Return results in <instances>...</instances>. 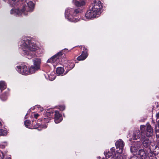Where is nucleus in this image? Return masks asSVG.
Here are the masks:
<instances>
[{
  "mask_svg": "<svg viewBox=\"0 0 159 159\" xmlns=\"http://www.w3.org/2000/svg\"><path fill=\"white\" fill-rule=\"evenodd\" d=\"M115 148L114 147H113V148H111V152H108V153H107L106 154V153L105 152H104V154L105 155L107 154L109 152H110V153H111L112 155V156H114L115 153Z\"/></svg>",
  "mask_w": 159,
  "mask_h": 159,
  "instance_id": "b1692460",
  "label": "nucleus"
},
{
  "mask_svg": "<svg viewBox=\"0 0 159 159\" xmlns=\"http://www.w3.org/2000/svg\"><path fill=\"white\" fill-rule=\"evenodd\" d=\"M30 124V120H26L24 122V124L25 125V126L27 127H28Z\"/></svg>",
  "mask_w": 159,
  "mask_h": 159,
  "instance_id": "393cba45",
  "label": "nucleus"
},
{
  "mask_svg": "<svg viewBox=\"0 0 159 159\" xmlns=\"http://www.w3.org/2000/svg\"><path fill=\"white\" fill-rule=\"evenodd\" d=\"M55 78V76L54 75L52 78H51V80H54Z\"/></svg>",
  "mask_w": 159,
  "mask_h": 159,
  "instance_id": "473e14b6",
  "label": "nucleus"
},
{
  "mask_svg": "<svg viewBox=\"0 0 159 159\" xmlns=\"http://www.w3.org/2000/svg\"><path fill=\"white\" fill-rule=\"evenodd\" d=\"M98 15L96 13L93 11V10L91 8L88 10L85 14V16L86 18L88 19L96 17H97L98 16Z\"/></svg>",
  "mask_w": 159,
  "mask_h": 159,
  "instance_id": "9d476101",
  "label": "nucleus"
},
{
  "mask_svg": "<svg viewBox=\"0 0 159 159\" xmlns=\"http://www.w3.org/2000/svg\"><path fill=\"white\" fill-rule=\"evenodd\" d=\"M50 117H46L44 118H42L40 120L44 121L45 123H48L49 122V120H50Z\"/></svg>",
  "mask_w": 159,
  "mask_h": 159,
  "instance_id": "5701e85b",
  "label": "nucleus"
},
{
  "mask_svg": "<svg viewBox=\"0 0 159 159\" xmlns=\"http://www.w3.org/2000/svg\"><path fill=\"white\" fill-rule=\"evenodd\" d=\"M102 7V5L101 1L97 0L94 2L91 9L98 15L100 14V11Z\"/></svg>",
  "mask_w": 159,
  "mask_h": 159,
  "instance_id": "39448f33",
  "label": "nucleus"
},
{
  "mask_svg": "<svg viewBox=\"0 0 159 159\" xmlns=\"http://www.w3.org/2000/svg\"><path fill=\"white\" fill-rule=\"evenodd\" d=\"M137 157L134 156L131 157L130 159H137Z\"/></svg>",
  "mask_w": 159,
  "mask_h": 159,
  "instance_id": "2f4dec72",
  "label": "nucleus"
},
{
  "mask_svg": "<svg viewBox=\"0 0 159 159\" xmlns=\"http://www.w3.org/2000/svg\"><path fill=\"white\" fill-rule=\"evenodd\" d=\"M7 159H11V158L10 157H8L7 158Z\"/></svg>",
  "mask_w": 159,
  "mask_h": 159,
  "instance_id": "e433bc0d",
  "label": "nucleus"
},
{
  "mask_svg": "<svg viewBox=\"0 0 159 159\" xmlns=\"http://www.w3.org/2000/svg\"><path fill=\"white\" fill-rule=\"evenodd\" d=\"M144 126L145 129V126ZM145 136H146L149 137L153 135V129L150 125L149 124L147 125L146 130L145 129Z\"/></svg>",
  "mask_w": 159,
  "mask_h": 159,
  "instance_id": "9b49d317",
  "label": "nucleus"
},
{
  "mask_svg": "<svg viewBox=\"0 0 159 159\" xmlns=\"http://www.w3.org/2000/svg\"><path fill=\"white\" fill-rule=\"evenodd\" d=\"M37 127L36 126L34 128H35V129H37Z\"/></svg>",
  "mask_w": 159,
  "mask_h": 159,
  "instance_id": "4c0bfd02",
  "label": "nucleus"
},
{
  "mask_svg": "<svg viewBox=\"0 0 159 159\" xmlns=\"http://www.w3.org/2000/svg\"><path fill=\"white\" fill-rule=\"evenodd\" d=\"M88 56L87 51H83L81 54L78 57L77 60L79 61H82L85 59Z\"/></svg>",
  "mask_w": 159,
  "mask_h": 159,
  "instance_id": "2eb2a0df",
  "label": "nucleus"
},
{
  "mask_svg": "<svg viewBox=\"0 0 159 159\" xmlns=\"http://www.w3.org/2000/svg\"><path fill=\"white\" fill-rule=\"evenodd\" d=\"M32 122H33V123H32V125H33V126H35V123H34V121H33V120H32Z\"/></svg>",
  "mask_w": 159,
  "mask_h": 159,
  "instance_id": "72a5a7b5",
  "label": "nucleus"
},
{
  "mask_svg": "<svg viewBox=\"0 0 159 159\" xmlns=\"http://www.w3.org/2000/svg\"><path fill=\"white\" fill-rule=\"evenodd\" d=\"M34 65L31 66L29 70V72L30 73H34L40 68V59L39 58H35L33 61Z\"/></svg>",
  "mask_w": 159,
  "mask_h": 159,
  "instance_id": "423d86ee",
  "label": "nucleus"
},
{
  "mask_svg": "<svg viewBox=\"0 0 159 159\" xmlns=\"http://www.w3.org/2000/svg\"><path fill=\"white\" fill-rule=\"evenodd\" d=\"M39 116V115L38 114H35L34 115V117L36 119H37Z\"/></svg>",
  "mask_w": 159,
  "mask_h": 159,
  "instance_id": "c756f323",
  "label": "nucleus"
},
{
  "mask_svg": "<svg viewBox=\"0 0 159 159\" xmlns=\"http://www.w3.org/2000/svg\"><path fill=\"white\" fill-rule=\"evenodd\" d=\"M157 126H155V129H156ZM156 136L157 138H159V130H157L156 129Z\"/></svg>",
  "mask_w": 159,
  "mask_h": 159,
  "instance_id": "bb28decb",
  "label": "nucleus"
},
{
  "mask_svg": "<svg viewBox=\"0 0 159 159\" xmlns=\"http://www.w3.org/2000/svg\"><path fill=\"white\" fill-rule=\"evenodd\" d=\"M140 147L139 144H138L136 146H132L130 148L131 152L134 153H136Z\"/></svg>",
  "mask_w": 159,
  "mask_h": 159,
  "instance_id": "a211bd4d",
  "label": "nucleus"
},
{
  "mask_svg": "<svg viewBox=\"0 0 159 159\" xmlns=\"http://www.w3.org/2000/svg\"><path fill=\"white\" fill-rule=\"evenodd\" d=\"M62 55V51L58 52L57 54L48 59L47 62L51 63L54 66H56L59 62V59L61 56Z\"/></svg>",
  "mask_w": 159,
  "mask_h": 159,
  "instance_id": "0eeeda50",
  "label": "nucleus"
},
{
  "mask_svg": "<svg viewBox=\"0 0 159 159\" xmlns=\"http://www.w3.org/2000/svg\"><path fill=\"white\" fill-rule=\"evenodd\" d=\"M156 117L157 119H159V112L156 114Z\"/></svg>",
  "mask_w": 159,
  "mask_h": 159,
  "instance_id": "7c9ffc66",
  "label": "nucleus"
},
{
  "mask_svg": "<svg viewBox=\"0 0 159 159\" xmlns=\"http://www.w3.org/2000/svg\"><path fill=\"white\" fill-rule=\"evenodd\" d=\"M23 8L20 11L18 9H12L10 11L11 14H14L15 15H19L23 14L27 15V12H31L33 11L34 8V4L32 1L25 2L23 3Z\"/></svg>",
  "mask_w": 159,
  "mask_h": 159,
  "instance_id": "f03ea898",
  "label": "nucleus"
},
{
  "mask_svg": "<svg viewBox=\"0 0 159 159\" xmlns=\"http://www.w3.org/2000/svg\"><path fill=\"white\" fill-rule=\"evenodd\" d=\"M17 70L18 72L22 75H27L29 73L27 67L25 65L17 66Z\"/></svg>",
  "mask_w": 159,
  "mask_h": 159,
  "instance_id": "1a4fd4ad",
  "label": "nucleus"
},
{
  "mask_svg": "<svg viewBox=\"0 0 159 159\" xmlns=\"http://www.w3.org/2000/svg\"><path fill=\"white\" fill-rule=\"evenodd\" d=\"M7 134V131L4 127L0 129V136H5Z\"/></svg>",
  "mask_w": 159,
  "mask_h": 159,
  "instance_id": "6ab92c4d",
  "label": "nucleus"
},
{
  "mask_svg": "<svg viewBox=\"0 0 159 159\" xmlns=\"http://www.w3.org/2000/svg\"><path fill=\"white\" fill-rule=\"evenodd\" d=\"M20 46L24 54L31 56L33 52L39 49V47L36 44L31 42L30 40L26 39L22 41Z\"/></svg>",
  "mask_w": 159,
  "mask_h": 159,
  "instance_id": "f257e3e1",
  "label": "nucleus"
},
{
  "mask_svg": "<svg viewBox=\"0 0 159 159\" xmlns=\"http://www.w3.org/2000/svg\"><path fill=\"white\" fill-rule=\"evenodd\" d=\"M40 124H38V126H40Z\"/></svg>",
  "mask_w": 159,
  "mask_h": 159,
  "instance_id": "58836bf2",
  "label": "nucleus"
},
{
  "mask_svg": "<svg viewBox=\"0 0 159 159\" xmlns=\"http://www.w3.org/2000/svg\"><path fill=\"white\" fill-rule=\"evenodd\" d=\"M12 2H11V3L10 4V5L11 6H14L15 5V3L14 2L16 1V0H11Z\"/></svg>",
  "mask_w": 159,
  "mask_h": 159,
  "instance_id": "c85d7f7f",
  "label": "nucleus"
},
{
  "mask_svg": "<svg viewBox=\"0 0 159 159\" xmlns=\"http://www.w3.org/2000/svg\"><path fill=\"white\" fill-rule=\"evenodd\" d=\"M68 67L69 68V70L72 69L75 65L74 62L71 61H68Z\"/></svg>",
  "mask_w": 159,
  "mask_h": 159,
  "instance_id": "4be33fe9",
  "label": "nucleus"
},
{
  "mask_svg": "<svg viewBox=\"0 0 159 159\" xmlns=\"http://www.w3.org/2000/svg\"><path fill=\"white\" fill-rule=\"evenodd\" d=\"M79 9H73L71 8H68L65 11V16L70 21H77L75 16L80 11Z\"/></svg>",
  "mask_w": 159,
  "mask_h": 159,
  "instance_id": "7ed1b4c3",
  "label": "nucleus"
},
{
  "mask_svg": "<svg viewBox=\"0 0 159 159\" xmlns=\"http://www.w3.org/2000/svg\"><path fill=\"white\" fill-rule=\"evenodd\" d=\"M43 110V109H41V111H42Z\"/></svg>",
  "mask_w": 159,
  "mask_h": 159,
  "instance_id": "ea45409f",
  "label": "nucleus"
},
{
  "mask_svg": "<svg viewBox=\"0 0 159 159\" xmlns=\"http://www.w3.org/2000/svg\"><path fill=\"white\" fill-rule=\"evenodd\" d=\"M115 145L117 148H119L120 149L122 150L123 149L124 143L123 141L121 139H119L116 142Z\"/></svg>",
  "mask_w": 159,
  "mask_h": 159,
  "instance_id": "4468645a",
  "label": "nucleus"
},
{
  "mask_svg": "<svg viewBox=\"0 0 159 159\" xmlns=\"http://www.w3.org/2000/svg\"><path fill=\"white\" fill-rule=\"evenodd\" d=\"M59 109L61 111H63L65 109V107L64 106H60Z\"/></svg>",
  "mask_w": 159,
  "mask_h": 159,
  "instance_id": "cd10ccee",
  "label": "nucleus"
},
{
  "mask_svg": "<svg viewBox=\"0 0 159 159\" xmlns=\"http://www.w3.org/2000/svg\"><path fill=\"white\" fill-rule=\"evenodd\" d=\"M54 121L56 123H58L61 121V116L58 111H55Z\"/></svg>",
  "mask_w": 159,
  "mask_h": 159,
  "instance_id": "f8f14e48",
  "label": "nucleus"
},
{
  "mask_svg": "<svg viewBox=\"0 0 159 159\" xmlns=\"http://www.w3.org/2000/svg\"><path fill=\"white\" fill-rule=\"evenodd\" d=\"M105 156L107 159H125V155L118 152L115 153L113 156L111 153L109 152L105 155Z\"/></svg>",
  "mask_w": 159,
  "mask_h": 159,
  "instance_id": "6e6552de",
  "label": "nucleus"
},
{
  "mask_svg": "<svg viewBox=\"0 0 159 159\" xmlns=\"http://www.w3.org/2000/svg\"><path fill=\"white\" fill-rule=\"evenodd\" d=\"M140 133L139 130L135 131L133 133V138L134 140L139 139L140 137Z\"/></svg>",
  "mask_w": 159,
  "mask_h": 159,
  "instance_id": "f3484780",
  "label": "nucleus"
},
{
  "mask_svg": "<svg viewBox=\"0 0 159 159\" xmlns=\"http://www.w3.org/2000/svg\"><path fill=\"white\" fill-rule=\"evenodd\" d=\"M145 130L144 126L143 125H141L140 128L141 133V140L142 142L143 146L145 148H148L150 145L151 142L149 139V137L145 136Z\"/></svg>",
  "mask_w": 159,
  "mask_h": 159,
  "instance_id": "20e7f679",
  "label": "nucleus"
},
{
  "mask_svg": "<svg viewBox=\"0 0 159 159\" xmlns=\"http://www.w3.org/2000/svg\"><path fill=\"white\" fill-rule=\"evenodd\" d=\"M1 99L3 101L6 100L7 98V97L6 95H2L0 97Z\"/></svg>",
  "mask_w": 159,
  "mask_h": 159,
  "instance_id": "a878e982",
  "label": "nucleus"
},
{
  "mask_svg": "<svg viewBox=\"0 0 159 159\" xmlns=\"http://www.w3.org/2000/svg\"><path fill=\"white\" fill-rule=\"evenodd\" d=\"M73 2L77 7H80L85 4V2L84 0H73Z\"/></svg>",
  "mask_w": 159,
  "mask_h": 159,
  "instance_id": "dca6fc26",
  "label": "nucleus"
},
{
  "mask_svg": "<svg viewBox=\"0 0 159 159\" xmlns=\"http://www.w3.org/2000/svg\"><path fill=\"white\" fill-rule=\"evenodd\" d=\"M158 127H159V120L158 121Z\"/></svg>",
  "mask_w": 159,
  "mask_h": 159,
  "instance_id": "f704fd0d",
  "label": "nucleus"
},
{
  "mask_svg": "<svg viewBox=\"0 0 159 159\" xmlns=\"http://www.w3.org/2000/svg\"><path fill=\"white\" fill-rule=\"evenodd\" d=\"M6 88V85L4 82L3 81H0V89L2 91Z\"/></svg>",
  "mask_w": 159,
  "mask_h": 159,
  "instance_id": "aec40b11",
  "label": "nucleus"
},
{
  "mask_svg": "<svg viewBox=\"0 0 159 159\" xmlns=\"http://www.w3.org/2000/svg\"><path fill=\"white\" fill-rule=\"evenodd\" d=\"M1 125H2V124H1V122L0 121V127L1 126Z\"/></svg>",
  "mask_w": 159,
  "mask_h": 159,
  "instance_id": "c9c22d12",
  "label": "nucleus"
},
{
  "mask_svg": "<svg viewBox=\"0 0 159 159\" xmlns=\"http://www.w3.org/2000/svg\"><path fill=\"white\" fill-rule=\"evenodd\" d=\"M138 155L142 159H145L147 157L148 153L146 152L144 149H141L138 152Z\"/></svg>",
  "mask_w": 159,
  "mask_h": 159,
  "instance_id": "ddd939ff",
  "label": "nucleus"
},
{
  "mask_svg": "<svg viewBox=\"0 0 159 159\" xmlns=\"http://www.w3.org/2000/svg\"><path fill=\"white\" fill-rule=\"evenodd\" d=\"M64 71V69L61 67H58L56 70V72L57 74L60 75L63 74Z\"/></svg>",
  "mask_w": 159,
  "mask_h": 159,
  "instance_id": "412c9836",
  "label": "nucleus"
}]
</instances>
